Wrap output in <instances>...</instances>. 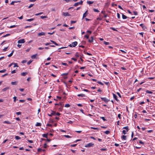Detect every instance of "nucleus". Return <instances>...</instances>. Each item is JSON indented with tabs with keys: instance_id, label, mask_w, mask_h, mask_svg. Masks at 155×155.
Wrapping results in <instances>:
<instances>
[{
	"instance_id": "nucleus-47",
	"label": "nucleus",
	"mask_w": 155,
	"mask_h": 155,
	"mask_svg": "<svg viewBox=\"0 0 155 155\" xmlns=\"http://www.w3.org/2000/svg\"><path fill=\"white\" fill-rule=\"evenodd\" d=\"M126 131L125 130H123L122 131V133L124 134H126Z\"/></svg>"
},
{
	"instance_id": "nucleus-33",
	"label": "nucleus",
	"mask_w": 155,
	"mask_h": 155,
	"mask_svg": "<svg viewBox=\"0 0 155 155\" xmlns=\"http://www.w3.org/2000/svg\"><path fill=\"white\" fill-rule=\"evenodd\" d=\"M104 44L106 45H109V44H110V43L109 42H106L105 41H104Z\"/></svg>"
},
{
	"instance_id": "nucleus-24",
	"label": "nucleus",
	"mask_w": 155,
	"mask_h": 155,
	"mask_svg": "<svg viewBox=\"0 0 155 155\" xmlns=\"http://www.w3.org/2000/svg\"><path fill=\"white\" fill-rule=\"evenodd\" d=\"M41 125V124L40 123L37 122L35 125L36 126H40Z\"/></svg>"
},
{
	"instance_id": "nucleus-9",
	"label": "nucleus",
	"mask_w": 155,
	"mask_h": 155,
	"mask_svg": "<svg viewBox=\"0 0 155 155\" xmlns=\"http://www.w3.org/2000/svg\"><path fill=\"white\" fill-rule=\"evenodd\" d=\"M78 43L77 41H74L72 43V45L73 47H75L77 45Z\"/></svg>"
},
{
	"instance_id": "nucleus-43",
	"label": "nucleus",
	"mask_w": 155,
	"mask_h": 155,
	"mask_svg": "<svg viewBox=\"0 0 155 155\" xmlns=\"http://www.w3.org/2000/svg\"><path fill=\"white\" fill-rule=\"evenodd\" d=\"M42 14H43V12H40L38 13L35 14V15L38 16V15H41Z\"/></svg>"
},
{
	"instance_id": "nucleus-28",
	"label": "nucleus",
	"mask_w": 155,
	"mask_h": 155,
	"mask_svg": "<svg viewBox=\"0 0 155 155\" xmlns=\"http://www.w3.org/2000/svg\"><path fill=\"white\" fill-rule=\"evenodd\" d=\"M34 20V18H31L29 19H28L26 20V21H33Z\"/></svg>"
},
{
	"instance_id": "nucleus-25",
	"label": "nucleus",
	"mask_w": 155,
	"mask_h": 155,
	"mask_svg": "<svg viewBox=\"0 0 155 155\" xmlns=\"http://www.w3.org/2000/svg\"><path fill=\"white\" fill-rule=\"evenodd\" d=\"M94 3V2L93 1H87V3L88 4H89V5H91V4H93V3Z\"/></svg>"
},
{
	"instance_id": "nucleus-46",
	"label": "nucleus",
	"mask_w": 155,
	"mask_h": 155,
	"mask_svg": "<svg viewBox=\"0 0 155 155\" xmlns=\"http://www.w3.org/2000/svg\"><path fill=\"white\" fill-rule=\"evenodd\" d=\"M107 150V148H101V151H106Z\"/></svg>"
},
{
	"instance_id": "nucleus-35",
	"label": "nucleus",
	"mask_w": 155,
	"mask_h": 155,
	"mask_svg": "<svg viewBox=\"0 0 155 155\" xmlns=\"http://www.w3.org/2000/svg\"><path fill=\"white\" fill-rule=\"evenodd\" d=\"M15 138L16 140H18L21 139V138L18 136H15Z\"/></svg>"
},
{
	"instance_id": "nucleus-62",
	"label": "nucleus",
	"mask_w": 155,
	"mask_h": 155,
	"mask_svg": "<svg viewBox=\"0 0 155 155\" xmlns=\"http://www.w3.org/2000/svg\"><path fill=\"white\" fill-rule=\"evenodd\" d=\"M71 59L75 61H77V59L76 58H72Z\"/></svg>"
},
{
	"instance_id": "nucleus-10",
	"label": "nucleus",
	"mask_w": 155,
	"mask_h": 155,
	"mask_svg": "<svg viewBox=\"0 0 155 155\" xmlns=\"http://www.w3.org/2000/svg\"><path fill=\"white\" fill-rule=\"evenodd\" d=\"M38 36H41L42 35H45V33L43 32H41L38 34Z\"/></svg>"
},
{
	"instance_id": "nucleus-58",
	"label": "nucleus",
	"mask_w": 155,
	"mask_h": 155,
	"mask_svg": "<svg viewBox=\"0 0 155 155\" xmlns=\"http://www.w3.org/2000/svg\"><path fill=\"white\" fill-rule=\"evenodd\" d=\"M34 5V4H31L28 7L29 8H30L31 7H32Z\"/></svg>"
},
{
	"instance_id": "nucleus-26",
	"label": "nucleus",
	"mask_w": 155,
	"mask_h": 155,
	"mask_svg": "<svg viewBox=\"0 0 155 155\" xmlns=\"http://www.w3.org/2000/svg\"><path fill=\"white\" fill-rule=\"evenodd\" d=\"M54 104L55 105H60L61 106H62L63 104L61 103L60 102L59 104L55 103V104Z\"/></svg>"
},
{
	"instance_id": "nucleus-64",
	"label": "nucleus",
	"mask_w": 155,
	"mask_h": 155,
	"mask_svg": "<svg viewBox=\"0 0 155 155\" xmlns=\"http://www.w3.org/2000/svg\"><path fill=\"white\" fill-rule=\"evenodd\" d=\"M83 1H82V0H81L80 1V2H79V4L80 5H82V4H83Z\"/></svg>"
},
{
	"instance_id": "nucleus-7",
	"label": "nucleus",
	"mask_w": 155,
	"mask_h": 155,
	"mask_svg": "<svg viewBox=\"0 0 155 155\" xmlns=\"http://www.w3.org/2000/svg\"><path fill=\"white\" fill-rule=\"evenodd\" d=\"M88 14L87 10L86 11V12L84 14L83 16V19L85 17L87 14Z\"/></svg>"
},
{
	"instance_id": "nucleus-61",
	"label": "nucleus",
	"mask_w": 155,
	"mask_h": 155,
	"mask_svg": "<svg viewBox=\"0 0 155 155\" xmlns=\"http://www.w3.org/2000/svg\"><path fill=\"white\" fill-rule=\"evenodd\" d=\"M28 141L30 143H33V141L32 140H28Z\"/></svg>"
},
{
	"instance_id": "nucleus-8",
	"label": "nucleus",
	"mask_w": 155,
	"mask_h": 155,
	"mask_svg": "<svg viewBox=\"0 0 155 155\" xmlns=\"http://www.w3.org/2000/svg\"><path fill=\"white\" fill-rule=\"evenodd\" d=\"M113 97L117 101H119V100L117 98V95L114 93H113Z\"/></svg>"
},
{
	"instance_id": "nucleus-44",
	"label": "nucleus",
	"mask_w": 155,
	"mask_h": 155,
	"mask_svg": "<svg viewBox=\"0 0 155 155\" xmlns=\"http://www.w3.org/2000/svg\"><path fill=\"white\" fill-rule=\"evenodd\" d=\"M62 64L64 65L68 66V65L67 64L65 63L62 62Z\"/></svg>"
},
{
	"instance_id": "nucleus-45",
	"label": "nucleus",
	"mask_w": 155,
	"mask_h": 155,
	"mask_svg": "<svg viewBox=\"0 0 155 155\" xmlns=\"http://www.w3.org/2000/svg\"><path fill=\"white\" fill-rule=\"evenodd\" d=\"M17 25H11L10 26V28H12L15 27L17 26Z\"/></svg>"
},
{
	"instance_id": "nucleus-6",
	"label": "nucleus",
	"mask_w": 155,
	"mask_h": 155,
	"mask_svg": "<svg viewBox=\"0 0 155 155\" xmlns=\"http://www.w3.org/2000/svg\"><path fill=\"white\" fill-rule=\"evenodd\" d=\"M13 65H14V67H18V65L17 63H12V64H10V67Z\"/></svg>"
},
{
	"instance_id": "nucleus-21",
	"label": "nucleus",
	"mask_w": 155,
	"mask_h": 155,
	"mask_svg": "<svg viewBox=\"0 0 155 155\" xmlns=\"http://www.w3.org/2000/svg\"><path fill=\"white\" fill-rule=\"evenodd\" d=\"M123 129L126 130L127 132H128V131L129 130V129H128V126H126V127H124L123 128Z\"/></svg>"
},
{
	"instance_id": "nucleus-51",
	"label": "nucleus",
	"mask_w": 155,
	"mask_h": 155,
	"mask_svg": "<svg viewBox=\"0 0 155 155\" xmlns=\"http://www.w3.org/2000/svg\"><path fill=\"white\" fill-rule=\"evenodd\" d=\"M89 36L88 35H86L84 36V37L86 38L87 39H88L89 38Z\"/></svg>"
},
{
	"instance_id": "nucleus-14",
	"label": "nucleus",
	"mask_w": 155,
	"mask_h": 155,
	"mask_svg": "<svg viewBox=\"0 0 155 155\" xmlns=\"http://www.w3.org/2000/svg\"><path fill=\"white\" fill-rule=\"evenodd\" d=\"M17 83H18V82L17 81H15V82H12L11 83V84L12 85H17Z\"/></svg>"
},
{
	"instance_id": "nucleus-32",
	"label": "nucleus",
	"mask_w": 155,
	"mask_h": 155,
	"mask_svg": "<svg viewBox=\"0 0 155 155\" xmlns=\"http://www.w3.org/2000/svg\"><path fill=\"white\" fill-rule=\"evenodd\" d=\"M79 5H80V4H79V2H77V3H75L74 5V6H78Z\"/></svg>"
},
{
	"instance_id": "nucleus-38",
	"label": "nucleus",
	"mask_w": 155,
	"mask_h": 155,
	"mask_svg": "<svg viewBox=\"0 0 155 155\" xmlns=\"http://www.w3.org/2000/svg\"><path fill=\"white\" fill-rule=\"evenodd\" d=\"M40 18L42 19H44V18H47V16H41L40 17Z\"/></svg>"
},
{
	"instance_id": "nucleus-37",
	"label": "nucleus",
	"mask_w": 155,
	"mask_h": 155,
	"mask_svg": "<svg viewBox=\"0 0 155 155\" xmlns=\"http://www.w3.org/2000/svg\"><path fill=\"white\" fill-rule=\"evenodd\" d=\"M146 91V93H148V94H152L153 93V92H152L148 90H147V91Z\"/></svg>"
},
{
	"instance_id": "nucleus-18",
	"label": "nucleus",
	"mask_w": 155,
	"mask_h": 155,
	"mask_svg": "<svg viewBox=\"0 0 155 155\" xmlns=\"http://www.w3.org/2000/svg\"><path fill=\"white\" fill-rule=\"evenodd\" d=\"M78 97H85V95L84 94H78Z\"/></svg>"
},
{
	"instance_id": "nucleus-16",
	"label": "nucleus",
	"mask_w": 155,
	"mask_h": 155,
	"mask_svg": "<svg viewBox=\"0 0 155 155\" xmlns=\"http://www.w3.org/2000/svg\"><path fill=\"white\" fill-rule=\"evenodd\" d=\"M121 138L124 140H127V137L125 135H123L121 137Z\"/></svg>"
},
{
	"instance_id": "nucleus-1",
	"label": "nucleus",
	"mask_w": 155,
	"mask_h": 155,
	"mask_svg": "<svg viewBox=\"0 0 155 155\" xmlns=\"http://www.w3.org/2000/svg\"><path fill=\"white\" fill-rule=\"evenodd\" d=\"M94 145V143H90L85 145L84 147H93Z\"/></svg>"
},
{
	"instance_id": "nucleus-41",
	"label": "nucleus",
	"mask_w": 155,
	"mask_h": 155,
	"mask_svg": "<svg viewBox=\"0 0 155 155\" xmlns=\"http://www.w3.org/2000/svg\"><path fill=\"white\" fill-rule=\"evenodd\" d=\"M32 62V61L30 60L27 62V64L29 65Z\"/></svg>"
},
{
	"instance_id": "nucleus-34",
	"label": "nucleus",
	"mask_w": 155,
	"mask_h": 155,
	"mask_svg": "<svg viewBox=\"0 0 155 155\" xmlns=\"http://www.w3.org/2000/svg\"><path fill=\"white\" fill-rule=\"evenodd\" d=\"M70 106V105L69 104H65V106H64V107H69Z\"/></svg>"
},
{
	"instance_id": "nucleus-60",
	"label": "nucleus",
	"mask_w": 155,
	"mask_h": 155,
	"mask_svg": "<svg viewBox=\"0 0 155 155\" xmlns=\"http://www.w3.org/2000/svg\"><path fill=\"white\" fill-rule=\"evenodd\" d=\"M16 97L15 96V97H13V99H14V102H15V101H16Z\"/></svg>"
},
{
	"instance_id": "nucleus-59",
	"label": "nucleus",
	"mask_w": 155,
	"mask_h": 155,
	"mask_svg": "<svg viewBox=\"0 0 155 155\" xmlns=\"http://www.w3.org/2000/svg\"><path fill=\"white\" fill-rule=\"evenodd\" d=\"M47 144L46 143H45L44 144V148H47Z\"/></svg>"
},
{
	"instance_id": "nucleus-42",
	"label": "nucleus",
	"mask_w": 155,
	"mask_h": 155,
	"mask_svg": "<svg viewBox=\"0 0 155 155\" xmlns=\"http://www.w3.org/2000/svg\"><path fill=\"white\" fill-rule=\"evenodd\" d=\"M6 70L5 69H4L0 71V73H3L5 72Z\"/></svg>"
},
{
	"instance_id": "nucleus-30",
	"label": "nucleus",
	"mask_w": 155,
	"mask_h": 155,
	"mask_svg": "<svg viewBox=\"0 0 155 155\" xmlns=\"http://www.w3.org/2000/svg\"><path fill=\"white\" fill-rule=\"evenodd\" d=\"M104 132V133H105L107 134H108L110 133V132L108 130H106V131H105V132Z\"/></svg>"
},
{
	"instance_id": "nucleus-57",
	"label": "nucleus",
	"mask_w": 155,
	"mask_h": 155,
	"mask_svg": "<svg viewBox=\"0 0 155 155\" xmlns=\"http://www.w3.org/2000/svg\"><path fill=\"white\" fill-rule=\"evenodd\" d=\"M117 17L118 18H120V15L119 13H117Z\"/></svg>"
},
{
	"instance_id": "nucleus-13",
	"label": "nucleus",
	"mask_w": 155,
	"mask_h": 155,
	"mask_svg": "<svg viewBox=\"0 0 155 155\" xmlns=\"http://www.w3.org/2000/svg\"><path fill=\"white\" fill-rule=\"evenodd\" d=\"M63 15L64 16H70V15L68 12H63Z\"/></svg>"
},
{
	"instance_id": "nucleus-31",
	"label": "nucleus",
	"mask_w": 155,
	"mask_h": 155,
	"mask_svg": "<svg viewBox=\"0 0 155 155\" xmlns=\"http://www.w3.org/2000/svg\"><path fill=\"white\" fill-rule=\"evenodd\" d=\"M63 104L62 106H61V107L59 108V109L60 110V111H62L63 108Z\"/></svg>"
},
{
	"instance_id": "nucleus-20",
	"label": "nucleus",
	"mask_w": 155,
	"mask_h": 155,
	"mask_svg": "<svg viewBox=\"0 0 155 155\" xmlns=\"http://www.w3.org/2000/svg\"><path fill=\"white\" fill-rule=\"evenodd\" d=\"M122 18L123 19H126L127 17L126 15H125L124 14H122Z\"/></svg>"
},
{
	"instance_id": "nucleus-36",
	"label": "nucleus",
	"mask_w": 155,
	"mask_h": 155,
	"mask_svg": "<svg viewBox=\"0 0 155 155\" xmlns=\"http://www.w3.org/2000/svg\"><path fill=\"white\" fill-rule=\"evenodd\" d=\"M93 11L95 12H99L98 10L94 8L93 9Z\"/></svg>"
},
{
	"instance_id": "nucleus-56",
	"label": "nucleus",
	"mask_w": 155,
	"mask_h": 155,
	"mask_svg": "<svg viewBox=\"0 0 155 155\" xmlns=\"http://www.w3.org/2000/svg\"><path fill=\"white\" fill-rule=\"evenodd\" d=\"M117 116H118V117L120 119H121V114H118Z\"/></svg>"
},
{
	"instance_id": "nucleus-39",
	"label": "nucleus",
	"mask_w": 155,
	"mask_h": 155,
	"mask_svg": "<svg viewBox=\"0 0 155 155\" xmlns=\"http://www.w3.org/2000/svg\"><path fill=\"white\" fill-rule=\"evenodd\" d=\"M64 136L65 137H66V138H71V137L69 136V135H64Z\"/></svg>"
},
{
	"instance_id": "nucleus-17",
	"label": "nucleus",
	"mask_w": 155,
	"mask_h": 155,
	"mask_svg": "<svg viewBox=\"0 0 155 155\" xmlns=\"http://www.w3.org/2000/svg\"><path fill=\"white\" fill-rule=\"evenodd\" d=\"M28 73L26 72H22L21 73V76H25Z\"/></svg>"
},
{
	"instance_id": "nucleus-50",
	"label": "nucleus",
	"mask_w": 155,
	"mask_h": 155,
	"mask_svg": "<svg viewBox=\"0 0 155 155\" xmlns=\"http://www.w3.org/2000/svg\"><path fill=\"white\" fill-rule=\"evenodd\" d=\"M97 83H98L99 84L101 85H103L104 84L101 82L98 81L97 82Z\"/></svg>"
},
{
	"instance_id": "nucleus-63",
	"label": "nucleus",
	"mask_w": 155,
	"mask_h": 155,
	"mask_svg": "<svg viewBox=\"0 0 155 155\" xmlns=\"http://www.w3.org/2000/svg\"><path fill=\"white\" fill-rule=\"evenodd\" d=\"M27 61L26 60H23L21 61L22 63H25Z\"/></svg>"
},
{
	"instance_id": "nucleus-15",
	"label": "nucleus",
	"mask_w": 155,
	"mask_h": 155,
	"mask_svg": "<svg viewBox=\"0 0 155 155\" xmlns=\"http://www.w3.org/2000/svg\"><path fill=\"white\" fill-rule=\"evenodd\" d=\"M91 40H89L88 41L89 42H92L94 40V37L93 36L91 37Z\"/></svg>"
},
{
	"instance_id": "nucleus-5",
	"label": "nucleus",
	"mask_w": 155,
	"mask_h": 155,
	"mask_svg": "<svg viewBox=\"0 0 155 155\" xmlns=\"http://www.w3.org/2000/svg\"><path fill=\"white\" fill-rule=\"evenodd\" d=\"M140 25L142 27V28L143 30H145L147 29V27H146V26L143 24H140Z\"/></svg>"
},
{
	"instance_id": "nucleus-2",
	"label": "nucleus",
	"mask_w": 155,
	"mask_h": 155,
	"mask_svg": "<svg viewBox=\"0 0 155 155\" xmlns=\"http://www.w3.org/2000/svg\"><path fill=\"white\" fill-rule=\"evenodd\" d=\"M101 100L103 101L106 103H107L110 100L108 99H107L106 97H100Z\"/></svg>"
},
{
	"instance_id": "nucleus-11",
	"label": "nucleus",
	"mask_w": 155,
	"mask_h": 155,
	"mask_svg": "<svg viewBox=\"0 0 155 155\" xmlns=\"http://www.w3.org/2000/svg\"><path fill=\"white\" fill-rule=\"evenodd\" d=\"M37 54H35L32 55L31 57V58L32 59H35L37 58Z\"/></svg>"
},
{
	"instance_id": "nucleus-40",
	"label": "nucleus",
	"mask_w": 155,
	"mask_h": 155,
	"mask_svg": "<svg viewBox=\"0 0 155 155\" xmlns=\"http://www.w3.org/2000/svg\"><path fill=\"white\" fill-rule=\"evenodd\" d=\"M101 118L104 121L107 120L104 117H101Z\"/></svg>"
},
{
	"instance_id": "nucleus-12",
	"label": "nucleus",
	"mask_w": 155,
	"mask_h": 155,
	"mask_svg": "<svg viewBox=\"0 0 155 155\" xmlns=\"http://www.w3.org/2000/svg\"><path fill=\"white\" fill-rule=\"evenodd\" d=\"M50 41L52 42V43H54L55 45H57V46H59L60 45L59 44H57V43L55 42L54 41H52V40H50Z\"/></svg>"
},
{
	"instance_id": "nucleus-55",
	"label": "nucleus",
	"mask_w": 155,
	"mask_h": 155,
	"mask_svg": "<svg viewBox=\"0 0 155 155\" xmlns=\"http://www.w3.org/2000/svg\"><path fill=\"white\" fill-rule=\"evenodd\" d=\"M91 129H94V130H97V129H98L97 128L94 127H91Z\"/></svg>"
},
{
	"instance_id": "nucleus-48",
	"label": "nucleus",
	"mask_w": 155,
	"mask_h": 155,
	"mask_svg": "<svg viewBox=\"0 0 155 155\" xmlns=\"http://www.w3.org/2000/svg\"><path fill=\"white\" fill-rule=\"evenodd\" d=\"M42 149L40 148H39L38 149V152H41L42 151Z\"/></svg>"
},
{
	"instance_id": "nucleus-49",
	"label": "nucleus",
	"mask_w": 155,
	"mask_h": 155,
	"mask_svg": "<svg viewBox=\"0 0 155 155\" xmlns=\"http://www.w3.org/2000/svg\"><path fill=\"white\" fill-rule=\"evenodd\" d=\"M16 114L18 115H19L21 114V112H17L16 113Z\"/></svg>"
},
{
	"instance_id": "nucleus-53",
	"label": "nucleus",
	"mask_w": 155,
	"mask_h": 155,
	"mask_svg": "<svg viewBox=\"0 0 155 155\" xmlns=\"http://www.w3.org/2000/svg\"><path fill=\"white\" fill-rule=\"evenodd\" d=\"M139 142L140 143L142 144H144V142L142 141L141 140H139Z\"/></svg>"
},
{
	"instance_id": "nucleus-19",
	"label": "nucleus",
	"mask_w": 155,
	"mask_h": 155,
	"mask_svg": "<svg viewBox=\"0 0 155 155\" xmlns=\"http://www.w3.org/2000/svg\"><path fill=\"white\" fill-rule=\"evenodd\" d=\"M48 133L46 134H43L42 136L44 137L47 138V137H48L47 136H48Z\"/></svg>"
},
{
	"instance_id": "nucleus-29",
	"label": "nucleus",
	"mask_w": 155,
	"mask_h": 155,
	"mask_svg": "<svg viewBox=\"0 0 155 155\" xmlns=\"http://www.w3.org/2000/svg\"><path fill=\"white\" fill-rule=\"evenodd\" d=\"M79 54L78 52H77L75 54V56L76 58H78L79 57Z\"/></svg>"
},
{
	"instance_id": "nucleus-52",
	"label": "nucleus",
	"mask_w": 155,
	"mask_h": 155,
	"mask_svg": "<svg viewBox=\"0 0 155 155\" xmlns=\"http://www.w3.org/2000/svg\"><path fill=\"white\" fill-rule=\"evenodd\" d=\"M118 95V96L120 97H121V96L120 94L118 92L116 93Z\"/></svg>"
},
{
	"instance_id": "nucleus-23",
	"label": "nucleus",
	"mask_w": 155,
	"mask_h": 155,
	"mask_svg": "<svg viewBox=\"0 0 155 155\" xmlns=\"http://www.w3.org/2000/svg\"><path fill=\"white\" fill-rule=\"evenodd\" d=\"M20 1H12L11 2V3H10V5H14V3H17L18 2H20Z\"/></svg>"
},
{
	"instance_id": "nucleus-3",
	"label": "nucleus",
	"mask_w": 155,
	"mask_h": 155,
	"mask_svg": "<svg viewBox=\"0 0 155 155\" xmlns=\"http://www.w3.org/2000/svg\"><path fill=\"white\" fill-rule=\"evenodd\" d=\"M25 42V41L24 39H21L19 40H18V43H20V44L24 43Z\"/></svg>"
},
{
	"instance_id": "nucleus-27",
	"label": "nucleus",
	"mask_w": 155,
	"mask_h": 155,
	"mask_svg": "<svg viewBox=\"0 0 155 155\" xmlns=\"http://www.w3.org/2000/svg\"><path fill=\"white\" fill-rule=\"evenodd\" d=\"M120 51L122 52L123 53H126L127 52V51L126 50H120Z\"/></svg>"
},
{
	"instance_id": "nucleus-54",
	"label": "nucleus",
	"mask_w": 155,
	"mask_h": 155,
	"mask_svg": "<svg viewBox=\"0 0 155 155\" xmlns=\"http://www.w3.org/2000/svg\"><path fill=\"white\" fill-rule=\"evenodd\" d=\"M71 23L72 24L75 23L76 22V21H71Z\"/></svg>"
},
{
	"instance_id": "nucleus-22",
	"label": "nucleus",
	"mask_w": 155,
	"mask_h": 155,
	"mask_svg": "<svg viewBox=\"0 0 155 155\" xmlns=\"http://www.w3.org/2000/svg\"><path fill=\"white\" fill-rule=\"evenodd\" d=\"M9 89V87H7L3 89L2 91H6L8 89Z\"/></svg>"
},
{
	"instance_id": "nucleus-4",
	"label": "nucleus",
	"mask_w": 155,
	"mask_h": 155,
	"mask_svg": "<svg viewBox=\"0 0 155 155\" xmlns=\"http://www.w3.org/2000/svg\"><path fill=\"white\" fill-rule=\"evenodd\" d=\"M56 112L54 111H52V112L50 114H48V115L50 117H52L53 115H55Z\"/></svg>"
}]
</instances>
